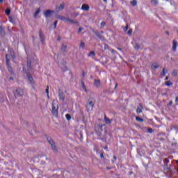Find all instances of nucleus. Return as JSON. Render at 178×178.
<instances>
[{"label":"nucleus","mask_w":178,"mask_h":178,"mask_svg":"<svg viewBox=\"0 0 178 178\" xmlns=\"http://www.w3.org/2000/svg\"><path fill=\"white\" fill-rule=\"evenodd\" d=\"M8 52H10L12 59L16 58V56H15V54H13V50H12L11 49H8Z\"/></svg>","instance_id":"23"},{"label":"nucleus","mask_w":178,"mask_h":178,"mask_svg":"<svg viewBox=\"0 0 178 178\" xmlns=\"http://www.w3.org/2000/svg\"><path fill=\"white\" fill-rule=\"evenodd\" d=\"M152 67H153V69H158V67H159V65H158L156 63H154L152 64Z\"/></svg>","instance_id":"30"},{"label":"nucleus","mask_w":178,"mask_h":178,"mask_svg":"<svg viewBox=\"0 0 178 178\" xmlns=\"http://www.w3.org/2000/svg\"><path fill=\"white\" fill-rule=\"evenodd\" d=\"M10 80H13V77H10Z\"/></svg>","instance_id":"64"},{"label":"nucleus","mask_w":178,"mask_h":178,"mask_svg":"<svg viewBox=\"0 0 178 178\" xmlns=\"http://www.w3.org/2000/svg\"><path fill=\"white\" fill-rule=\"evenodd\" d=\"M8 69L10 72H12V67H10V65H9V67H8Z\"/></svg>","instance_id":"55"},{"label":"nucleus","mask_w":178,"mask_h":178,"mask_svg":"<svg viewBox=\"0 0 178 178\" xmlns=\"http://www.w3.org/2000/svg\"><path fill=\"white\" fill-rule=\"evenodd\" d=\"M165 80H169V76H167L165 77Z\"/></svg>","instance_id":"60"},{"label":"nucleus","mask_w":178,"mask_h":178,"mask_svg":"<svg viewBox=\"0 0 178 178\" xmlns=\"http://www.w3.org/2000/svg\"><path fill=\"white\" fill-rule=\"evenodd\" d=\"M136 119L137 122H144V119L140 118L139 116H137V117L136 118Z\"/></svg>","instance_id":"33"},{"label":"nucleus","mask_w":178,"mask_h":178,"mask_svg":"<svg viewBox=\"0 0 178 178\" xmlns=\"http://www.w3.org/2000/svg\"><path fill=\"white\" fill-rule=\"evenodd\" d=\"M163 162L164 163H169V159H165Z\"/></svg>","instance_id":"51"},{"label":"nucleus","mask_w":178,"mask_h":178,"mask_svg":"<svg viewBox=\"0 0 178 178\" xmlns=\"http://www.w3.org/2000/svg\"><path fill=\"white\" fill-rule=\"evenodd\" d=\"M147 132H149L150 134H152V133H154V129H152V128H149L147 129Z\"/></svg>","instance_id":"43"},{"label":"nucleus","mask_w":178,"mask_h":178,"mask_svg":"<svg viewBox=\"0 0 178 178\" xmlns=\"http://www.w3.org/2000/svg\"><path fill=\"white\" fill-rule=\"evenodd\" d=\"M131 5H132V6H137V0H132L130 2Z\"/></svg>","instance_id":"29"},{"label":"nucleus","mask_w":178,"mask_h":178,"mask_svg":"<svg viewBox=\"0 0 178 178\" xmlns=\"http://www.w3.org/2000/svg\"><path fill=\"white\" fill-rule=\"evenodd\" d=\"M52 13H55V11L52 10H47L44 12V16L47 19V17H51V16H52Z\"/></svg>","instance_id":"6"},{"label":"nucleus","mask_w":178,"mask_h":178,"mask_svg":"<svg viewBox=\"0 0 178 178\" xmlns=\"http://www.w3.org/2000/svg\"><path fill=\"white\" fill-rule=\"evenodd\" d=\"M170 130V131H175L176 134H177L178 126L177 125H171Z\"/></svg>","instance_id":"11"},{"label":"nucleus","mask_w":178,"mask_h":178,"mask_svg":"<svg viewBox=\"0 0 178 178\" xmlns=\"http://www.w3.org/2000/svg\"><path fill=\"white\" fill-rule=\"evenodd\" d=\"M1 47H2V44L0 43V51H3V49H1Z\"/></svg>","instance_id":"59"},{"label":"nucleus","mask_w":178,"mask_h":178,"mask_svg":"<svg viewBox=\"0 0 178 178\" xmlns=\"http://www.w3.org/2000/svg\"><path fill=\"white\" fill-rule=\"evenodd\" d=\"M79 47H80V48L83 49L84 47H86V43H84V42H81Z\"/></svg>","instance_id":"38"},{"label":"nucleus","mask_w":178,"mask_h":178,"mask_svg":"<svg viewBox=\"0 0 178 178\" xmlns=\"http://www.w3.org/2000/svg\"><path fill=\"white\" fill-rule=\"evenodd\" d=\"M165 86H168V87H170V86H173V83L170 81H167L165 83Z\"/></svg>","instance_id":"28"},{"label":"nucleus","mask_w":178,"mask_h":178,"mask_svg":"<svg viewBox=\"0 0 178 178\" xmlns=\"http://www.w3.org/2000/svg\"><path fill=\"white\" fill-rule=\"evenodd\" d=\"M164 172H165L166 173H170V175H172L173 173V170L170 167H165L164 168Z\"/></svg>","instance_id":"14"},{"label":"nucleus","mask_w":178,"mask_h":178,"mask_svg":"<svg viewBox=\"0 0 178 178\" xmlns=\"http://www.w3.org/2000/svg\"><path fill=\"white\" fill-rule=\"evenodd\" d=\"M82 10H85L86 12H88V10H90V6L87 4H83L81 6Z\"/></svg>","instance_id":"15"},{"label":"nucleus","mask_w":178,"mask_h":178,"mask_svg":"<svg viewBox=\"0 0 178 178\" xmlns=\"http://www.w3.org/2000/svg\"><path fill=\"white\" fill-rule=\"evenodd\" d=\"M127 34H128V35H131V34H133V29L130 28L129 30L127 32Z\"/></svg>","instance_id":"36"},{"label":"nucleus","mask_w":178,"mask_h":178,"mask_svg":"<svg viewBox=\"0 0 178 178\" xmlns=\"http://www.w3.org/2000/svg\"><path fill=\"white\" fill-rule=\"evenodd\" d=\"M51 113L55 118H58V107L56 108L54 104L52 105Z\"/></svg>","instance_id":"7"},{"label":"nucleus","mask_w":178,"mask_h":178,"mask_svg":"<svg viewBox=\"0 0 178 178\" xmlns=\"http://www.w3.org/2000/svg\"><path fill=\"white\" fill-rule=\"evenodd\" d=\"M138 154L140 156H143V155H144V152H143V151H141L140 149H138Z\"/></svg>","instance_id":"37"},{"label":"nucleus","mask_w":178,"mask_h":178,"mask_svg":"<svg viewBox=\"0 0 178 178\" xmlns=\"http://www.w3.org/2000/svg\"><path fill=\"white\" fill-rule=\"evenodd\" d=\"M65 118L68 121L72 120V115H70V114H66Z\"/></svg>","instance_id":"34"},{"label":"nucleus","mask_w":178,"mask_h":178,"mask_svg":"<svg viewBox=\"0 0 178 178\" xmlns=\"http://www.w3.org/2000/svg\"><path fill=\"white\" fill-rule=\"evenodd\" d=\"M67 22H68V23H70V24H79V22H77V20H73L69 18L68 19H67Z\"/></svg>","instance_id":"18"},{"label":"nucleus","mask_w":178,"mask_h":178,"mask_svg":"<svg viewBox=\"0 0 178 178\" xmlns=\"http://www.w3.org/2000/svg\"><path fill=\"white\" fill-rule=\"evenodd\" d=\"M116 156H113V159H115V161H116Z\"/></svg>","instance_id":"63"},{"label":"nucleus","mask_w":178,"mask_h":178,"mask_svg":"<svg viewBox=\"0 0 178 178\" xmlns=\"http://www.w3.org/2000/svg\"><path fill=\"white\" fill-rule=\"evenodd\" d=\"M88 56H95V52L94 51H90Z\"/></svg>","instance_id":"39"},{"label":"nucleus","mask_w":178,"mask_h":178,"mask_svg":"<svg viewBox=\"0 0 178 178\" xmlns=\"http://www.w3.org/2000/svg\"><path fill=\"white\" fill-rule=\"evenodd\" d=\"M104 121L106 124H111L112 123V120L106 117V115H104Z\"/></svg>","instance_id":"16"},{"label":"nucleus","mask_w":178,"mask_h":178,"mask_svg":"<svg viewBox=\"0 0 178 178\" xmlns=\"http://www.w3.org/2000/svg\"><path fill=\"white\" fill-rule=\"evenodd\" d=\"M151 3H152V5H158V1H156V0H152L151 1Z\"/></svg>","instance_id":"42"},{"label":"nucleus","mask_w":178,"mask_h":178,"mask_svg":"<svg viewBox=\"0 0 178 178\" xmlns=\"http://www.w3.org/2000/svg\"><path fill=\"white\" fill-rule=\"evenodd\" d=\"M47 140L49 143V144H50L52 150L54 152H58V147H56V145L55 144V142L52 140V138H51V137H47Z\"/></svg>","instance_id":"2"},{"label":"nucleus","mask_w":178,"mask_h":178,"mask_svg":"<svg viewBox=\"0 0 178 178\" xmlns=\"http://www.w3.org/2000/svg\"><path fill=\"white\" fill-rule=\"evenodd\" d=\"M134 49H136V51H138V49H140V44H138V43H136L134 46Z\"/></svg>","instance_id":"31"},{"label":"nucleus","mask_w":178,"mask_h":178,"mask_svg":"<svg viewBox=\"0 0 178 178\" xmlns=\"http://www.w3.org/2000/svg\"><path fill=\"white\" fill-rule=\"evenodd\" d=\"M5 13H6V15H7V16H9V15H10V8H8L5 10Z\"/></svg>","instance_id":"32"},{"label":"nucleus","mask_w":178,"mask_h":178,"mask_svg":"<svg viewBox=\"0 0 178 178\" xmlns=\"http://www.w3.org/2000/svg\"><path fill=\"white\" fill-rule=\"evenodd\" d=\"M83 31V29L81 27H79L78 29V33H81Z\"/></svg>","instance_id":"53"},{"label":"nucleus","mask_w":178,"mask_h":178,"mask_svg":"<svg viewBox=\"0 0 178 178\" xmlns=\"http://www.w3.org/2000/svg\"><path fill=\"white\" fill-rule=\"evenodd\" d=\"M173 104V102L172 101H170V102H169V104H168V105H170V106H172Z\"/></svg>","instance_id":"56"},{"label":"nucleus","mask_w":178,"mask_h":178,"mask_svg":"<svg viewBox=\"0 0 178 178\" xmlns=\"http://www.w3.org/2000/svg\"><path fill=\"white\" fill-rule=\"evenodd\" d=\"M92 33H95V36L99 38V40H102L104 38V36L99 33L98 31H95L94 29L92 30Z\"/></svg>","instance_id":"8"},{"label":"nucleus","mask_w":178,"mask_h":178,"mask_svg":"<svg viewBox=\"0 0 178 178\" xmlns=\"http://www.w3.org/2000/svg\"><path fill=\"white\" fill-rule=\"evenodd\" d=\"M117 49H118V51H122V48L120 47L117 48Z\"/></svg>","instance_id":"61"},{"label":"nucleus","mask_w":178,"mask_h":178,"mask_svg":"<svg viewBox=\"0 0 178 178\" xmlns=\"http://www.w3.org/2000/svg\"><path fill=\"white\" fill-rule=\"evenodd\" d=\"M111 53L113 54V55H115V54H118V52L113 49H111Z\"/></svg>","instance_id":"49"},{"label":"nucleus","mask_w":178,"mask_h":178,"mask_svg":"<svg viewBox=\"0 0 178 178\" xmlns=\"http://www.w3.org/2000/svg\"><path fill=\"white\" fill-rule=\"evenodd\" d=\"M58 18L60 20H62L63 22H67V20L69 19V18H67L66 17H63V16H59Z\"/></svg>","instance_id":"26"},{"label":"nucleus","mask_w":178,"mask_h":178,"mask_svg":"<svg viewBox=\"0 0 178 178\" xmlns=\"http://www.w3.org/2000/svg\"><path fill=\"white\" fill-rule=\"evenodd\" d=\"M58 24V20H56L54 22V29H56V25Z\"/></svg>","instance_id":"48"},{"label":"nucleus","mask_w":178,"mask_h":178,"mask_svg":"<svg viewBox=\"0 0 178 178\" xmlns=\"http://www.w3.org/2000/svg\"><path fill=\"white\" fill-rule=\"evenodd\" d=\"M105 124H95V130L102 141H106V131H104Z\"/></svg>","instance_id":"1"},{"label":"nucleus","mask_w":178,"mask_h":178,"mask_svg":"<svg viewBox=\"0 0 178 178\" xmlns=\"http://www.w3.org/2000/svg\"><path fill=\"white\" fill-rule=\"evenodd\" d=\"M129 30V24H127L126 26L124 28V31L126 33Z\"/></svg>","instance_id":"44"},{"label":"nucleus","mask_w":178,"mask_h":178,"mask_svg":"<svg viewBox=\"0 0 178 178\" xmlns=\"http://www.w3.org/2000/svg\"><path fill=\"white\" fill-rule=\"evenodd\" d=\"M177 73H178L177 70H174L172 72V76H177Z\"/></svg>","instance_id":"46"},{"label":"nucleus","mask_w":178,"mask_h":178,"mask_svg":"<svg viewBox=\"0 0 178 178\" xmlns=\"http://www.w3.org/2000/svg\"><path fill=\"white\" fill-rule=\"evenodd\" d=\"M26 77L28 78L29 81L30 82V84H31L33 88H34L35 83H34V79H33L31 74H30V72H26Z\"/></svg>","instance_id":"4"},{"label":"nucleus","mask_w":178,"mask_h":178,"mask_svg":"<svg viewBox=\"0 0 178 178\" xmlns=\"http://www.w3.org/2000/svg\"><path fill=\"white\" fill-rule=\"evenodd\" d=\"M67 48V45L63 44L61 46V52H65Z\"/></svg>","instance_id":"24"},{"label":"nucleus","mask_w":178,"mask_h":178,"mask_svg":"<svg viewBox=\"0 0 178 178\" xmlns=\"http://www.w3.org/2000/svg\"><path fill=\"white\" fill-rule=\"evenodd\" d=\"M59 98L61 101H65V93L63 92H59Z\"/></svg>","instance_id":"21"},{"label":"nucleus","mask_w":178,"mask_h":178,"mask_svg":"<svg viewBox=\"0 0 178 178\" xmlns=\"http://www.w3.org/2000/svg\"><path fill=\"white\" fill-rule=\"evenodd\" d=\"M39 37L41 42H44V40H45V35H44V33H42V31H41V30H40L39 31Z\"/></svg>","instance_id":"13"},{"label":"nucleus","mask_w":178,"mask_h":178,"mask_svg":"<svg viewBox=\"0 0 178 178\" xmlns=\"http://www.w3.org/2000/svg\"><path fill=\"white\" fill-rule=\"evenodd\" d=\"M81 86H82L83 90H84L86 92H88L87 88L86 87V84L84 83V81H81Z\"/></svg>","instance_id":"27"},{"label":"nucleus","mask_w":178,"mask_h":178,"mask_svg":"<svg viewBox=\"0 0 178 178\" xmlns=\"http://www.w3.org/2000/svg\"><path fill=\"white\" fill-rule=\"evenodd\" d=\"M63 9H65V4L64 3H61L59 7H57L56 8V12L59 13L60 12V10H63Z\"/></svg>","instance_id":"12"},{"label":"nucleus","mask_w":178,"mask_h":178,"mask_svg":"<svg viewBox=\"0 0 178 178\" xmlns=\"http://www.w3.org/2000/svg\"><path fill=\"white\" fill-rule=\"evenodd\" d=\"M100 158H101V159H102L103 161H105V157L104 156V153H102V154H100Z\"/></svg>","instance_id":"47"},{"label":"nucleus","mask_w":178,"mask_h":178,"mask_svg":"<svg viewBox=\"0 0 178 178\" xmlns=\"http://www.w3.org/2000/svg\"><path fill=\"white\" fill-rule=\"evenodd\" d=\"M6 63L7 67H9V66H10V60H9V56L8 54L6 55Z\"/></svg>","instance_id":"17"},{"label":"nucleus","mask_w":178,"mask_h":178,"mask_svg":"<svg viewBox=\"0 0 178 178\" xmlns=\"http://www.w3.org/2000/svg\"><path fill=\"white\" fill-rule=\"evenodd\" d=\"M24 92H23V90H22V88H17L15 92H14V95L15 97H23Z\"/></svg>","instance_id":"5"},{"label":"nucleus","mask_w":178,"mask_h":178,"mask_svg":"<svg viewBox=\"0 0 178 178\" xmlns=\"http://www.w3.org/2000/svg\"><path fill=\"white\" fill-rule=\"evenodd\" d=\"M95 87H99L101 86V80L99 79H95Z\"/></svg>","instance_id":"19"},{"label":"nucleus","mask_w":178,"mask_h":178,"mask_svg":"<svg viewBox=\"0 0 178 178\" xmlns=\"http://www.w3.org/2000/svg\"><path fill=\"white\" fill-rule=\"evenodd\" d=\"M46 93L47 94V98H49V87L47 86L46 89Z\"/></svg>","instance_id":"41"},{"label":"nucleus","mask_w":178,"mask_h":178,"mask_svg":"<svg viewBox=\"0 0 178 178\" xmlns=\"http://www.w3.org/2000/svg\"><path fill=\"white\" fill-rule=\"evenodd\" d=\"M27 70L28 72H30L31 69H33V65H31V59L30 58H27Z\"/></svg>","instance_id":"9"},{"label":"nucleus","mask_w":178,"mask_h":178,"mask_svg":"<svg viewBox=\"0 0 178 178\" xmlns=\"http://www.w3.org/2000/svg\"><path fill=\"white\" fill-rule=\"evenodd\" d=\"M95 104V100H94V99H92V100L91 99H88V104H86L87 109H90V108L92 109V108H94Z\"/></svg>","instance_id":"3"},{"label":"nucleus","mask_w":178,"mask_h":178,"mask_svg":"<svg viewBox=\"0 0 178 178\" xmlns=\"http://www.w3.org/2000/svg\"><path fill=\"white\" fill-rule=\"evenodd\" d=\"M79 134L80 135V138H83V132L81 131H77L76 134Z\"/></svg>","instance_id":"45"},{"label":"nucleus","mask_w":178,"mask_h":178,"mask_svg":"<svg viewBox=\"0 0 178 178\" xmlns=\"http://www.w3.org/2000/svg\"><path fill=\"white\" fill-rule=\"evenodd\" d=\"M8 19L10 23H13V18H12V17H9Z\"/></svg>","instance_id":"52"},{"label":"nucleus","mask_w":178,"mask_h":178,"mask_svg":"<svg viewBox=\"0 0 178 178\" xmlns=\"http://www.w3.org/2000/svg\"><path fill=\"white\" fill-rule=\"evenodd\" d=\"M105 26H106V22H102L101 23V26H100V28H101V29H104V27H105Z\"/></svg>","instance_id":"40"},{"label":"nucleus","mask_w":178,"mask_h":178,"mask_svg":"<svg viewBox=\"0 0 178 178\" xmlns=\"http://www.w3.org/2000/svg\"><path fill=\"white\" fill-rule=\"evenodd\" d=\"M176 48H177V42L176 40H173L172 42V51H176Z\"/></svg>","instance_id":"20"},{"label":"nucleus","mask_w":178,"mask_h":178,"mask_svg":"<svg viewBox=\"0 0 178 178\" xmlns=\"http://www.w3.org/2000/svg\"><path fill=\"white\" fill-rule=\"evenodd\" d=\"M57 41H60V37H58Z\"/></svg>","instance_id":"62"},{"label":"nucleus","mask_w":178,"mask_h":178,"mask_svg":"<svg viewBox=\"0 0 178 178\" xmlns=\"http://www.w3.org/2000/svg\"><path fill=\"white\" fill-rule=\"evenodd\" d=\"M143 104H140L139 107L137 108L136 112L137 113H141L143 112Z\"/></svg>","instance_id":"22"},{"label":"nucleus","mask_w":178,"mask_h":178,"mask_svg":"<svg viewBox=\"0 0 178 178\" xmlns=\"http://www.w3.org/2000/svg\"><path fill=\"white\" fill-rule=\"evenodd\" d=\"M106 169H107L108 170H111V169H112V167H106Z\"/></svg>","instance_id":"58"},{"label":"nucleus","mask_w":178,"mask_h":178,"mask_svg":"<svg viewBox=\"0 0 178 178\" xmlns=\"http://www.w3.org/2000/svg\"><path fill=\"white\" fill-rule=\"evenodd\" d=\"M166 73H168V70H166V68H163L162 72L161 73V76L165 77V76H166Z\"/></svg>","instance_id":"25"},{"label":"nucleus","mask_w":178,"mask_h":178,"mask_svg":"<svg viewBox=\"0 0 178 178\" xmlns=\"http://www.w3.org/2000/svg\"><path fill=\"white\" fill-rule=\"evenodd\" d=\"M40 12H41V10H40V8H38V9L35 11V14H34V17H35L36 16H38V14H40Z\"/></svg>","instance_id":"35"},{"label":"nucleus","mask_w":178,"mask_h":178,"mask_svg":"<svg viewBox=\"0 0 178 178\" xmlns=\"http://www.w3.org/2000/svg\"><path fill=\"white\" fill-rule=\"evenodd\" d=\"M104 49H109V45L104 44Z\"/></svg>","instance_id":"50"},{"label":"nucleus","mask_w":178,"mask_h":178,"mask_svg":"<svg viewBox=\"0 0 178 178\" xmlns=\"http://www.w3.org/2000/svg\"><path fill=\"white\" fill-rule=\"evenodd\" d=\"M0 35L1 37H5L6 33H5V26L0 25Z\"/></svg>","instance_id":"10"},{"label":"nucleus","mask_w":178,"mask_h":178,"mask_svg":"<svg viewBox=\"0 0 178 178\" xmlns=\"http://www.w3.org/2000/svg\"><path fill=\"white\" fill-rule=\"evenodd\" d=\"M169 168V165H168V163H164V168Z\"/></svg>","instance_id":"54"},{"label":"nucleus","mask_w":178,"mask_h":178,"mask_svg":"<svg viewBox=\"0 0 178 178\" xmlns=\"http://www.w3.org/2000/svg\"><path fill=\"white\" fill-rule=\"evenodd\" d=\"M175 102H176V104H177V102H178V97H176V98H175Z\"/></svg>","instance_id":"57"}]
</instances>
